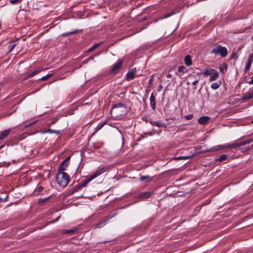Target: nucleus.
<instances>
[{
    "label": "nucleus",
    "instance_id": "1",
    "mask_svg": "<svg viewBox=\"0 0 253 253\" xmlns=\"http://www.w3.org/2000/svg\"><path fill=\"white\" fill-rule=\"evenodd\" d=\"M56 179L59 185L65 187L69 182L70 176L64 171H58Z\"/></svg>",
    "mask_w": 253,
    "mask_h": 253
},
{
    "label": "nucleus",
    "instance_id": "2",
    "mask_svg": "<svg viewBox=\"0 0 253 253\" xmlns=\"http://www.w3.org/2000/svg\"><path fill=\"white\" fill-rule=\"evenodd\" d=\"M211 53L215 55H220L221 57H225L228 54V51L226 47L222 46L218 43H215L213 45Z\"/></svg>",
    "mask_w": 253,
    "mask_h": 253
},
{
    "label": "nucleus",
    "instance_id": "3",
    "mask_svg": "<svg viewBox=\"0 0 253 253\" xmlns=\"http://www.w3.org/2000/svg\"><path fill=\"white\" fill-rule=\"evenodd\" d=\"M70 159V157H68L66 158L63 161V162H62L61 163L60 167H59V168L58 169V171H59V172L60 171H64V170H66V168L69 166V161Z\"/></svg>",
    "mask_w": 253,
    "mask_h": 253
},
{
    "label": "nucleus",
    "instance_id": "4",
    "mask_svg": "<svg viewBox=\"0 0 253 253\" xmlns=\"http://www.w3.org/2000/svg\"><path fill=\"white\" fill-rule=\"evenodd\" d=\"M123 64V60H118L117 62L115 64L112 69V72L114 74L118 73Z\"/></svg>",
    "mask_w": 253,
    "mask_h": 253
},
{
    "label": "nucleus",
    "instance_id": "5",
    "mask_svg": "<svg viewBox=\"0 0 253 253\" xmlns=\"http://www.w3.org/2000/svg\"><path fill=\"white\" fill-rule=\"evenodd\" d=\"M225 147H226L225 145H219L215 146L211 148L208 149L205 151V152H210L222 150V149L225 148Z\"/></svg>",
    "mask_w": 253,
    "mask_h": 253
},
{
    "label": "nucleus",
    "instance_id": "6",
    "mask_svg": "<svg viewBox=\"0 0 253 253\" xmlns=\"http://www.w3.org/2000/svg\"><path fill=\"white\" fill-rule=\"evenodd\" d=\"M219 77L218 73L215 70H213V72H211V74L210 76V78L209 79L210 82H212L217 80Z\"/></svg>",
    "mask_w": 253,
    "mask_h": 253
},
{
    "label": "nucleus",
    "instance_id": "7",
    "mask_svg": "<svg viewBox=\"0 0 253 253\" xmlns=\"http://www.w3.org/2000/svg\"><path fill=\"white\" fill-rule=\"evenodd\" d=\"M150 106L153 110H155L156 108L155 97L154 93H152L150 98Z\"/></svg>",
    "mask_w": 253,
    "mask_h": 253
},
{
    "label": "nucleus",
    "instance_id": "8",
    "mask_svg": "<svg viewBox=\"0 0 253 253\" xmlns=\"http://www.w3.org/2000/svg\"><path fill=\"white\" fill-rule=\"evenodd\" d=\"M135 69H132L129 71L126 74V78L129 80H132L135 77Z\"/></svg>",
    "mask_w": 253,
    "mask_h": 253
},
{
    "label": "nucleus",
    "instance_id": "9",
    "mask_svg": "<svg viewBox=\"0 0 253 253\" xmlns=\"http://www.w3.org/2000/svg\"><path fill=\"white\" fill-rule=\"evenodd\" d=\"M210 118L208 116H203L198 119V123L200 124L205 125L209 121Z\"/></svg>",
    "mask_w": 253,
    "mask_h": 253
},
{
    "label": "nucleus",
    "instance_id": "10",
    "mask_svg": "<svg viewBox=\"0 0 253 253\" xmlns=\"http://www.w3.org/2000/svg\"><path fill=\"white\" fill-rule=\"evenodd\" d=\"M11 131V129H8L0 132V140H3L5 139Z\"/></svg>",
    "mask_w": 253,
    "mask_h": 253
},
{
    "label": "nucleus",
    "instance_id": "11",
    "mask_svg": "<svg viewBox=\"0 0 253 253\" xmlns=\"http://www.w3.org/2000/svg\"><path fill=\"white\" fill-rule=\"evenodd\" d=\"M42 68H38L35 71H33V72H32L31 73L29 74L27 76V77L26 78V79L34 77V76H35L37 74H38V73H39L41 71H42Z\"/></svg>",
    "mask_w": 253,
    "mask_h": 253
},
{
    "label": "nucleus",
    "instance_id": "12",
    "mask_svg": "<svg viewBox=\"0 0 253 253\" xmlns=\"http://www.w3.org/2000/svg\"><path fill=\"white\" fill-rule=\"evenodd\" d=\"M185 64L187 66H190L192 64V58L189 55H186L184 58Z\"/></svg>",
    "mask_w": 253,
    "mask_h": 253
},
{
    "label": "nucleus",
    "instance_id": "13",
    "mask_svg": "<svg viewBox=\"0 0 253 253\" xmlns=\"http://www.w3.org/2000/svg\"><path fill=\"white\" fill-rule=\"evenodd\" d=\"M122 108L124 109V112H126V106L125 104L122 103H119L117 104H115L113 106V108Z\"/></svg>",
    "mask_w": 253,
    "mask_h": 253
},
{
    "label": "nucleus",
    "instance_id": "14",
    "mask_svg": "<svg viewBox=\"0 0 253 253\" xmlns=\"http://www.w3.org/2000/svg\"><path fill=\"white\" fill-rule=\"evenodd\" d=\"M103 173L104 172H103L102 169L100 168V167L97 169L95 172L94 173L92 174L91 175L93 177V178H95Z\"/></svg>",
    "mask_w": 253,
    "mask_h": 253
},
{
    "label": "nucleus",
    "instance_id": "15",
    "mask_svg": "<svg viewBox=\"0 0 253 253\" xmlns=\"http://www.w3.org/2000/svg\"><path fill=\"white\" fill-rule=\"evenodd\" d=\"M241 48H239L236 52H233L231 55L230 59L236 60L238 57V53L240 52Z\"/></svg>",
    "mask_w": 253,
    "mask_h": 253
},
{
    "label": "nucleus",
    "instance_id": "16",
    "mask_svg": "<svg viewBox=\"0 0 253 253\" xmlns=\"http://www.w3.org/2000/svg\"><path fill=\"white\" fill-rule=\"evenodd\" d=\"M227 69V65L225 63H222L219 68L220 72L224 74L226 71Z\"/></svg>",
    "mask_w": 253,
    "mask_h": 253
},
{
    "label": "nucleus",
    "instance_id": "17",
    "mask_svg": "<svg viewBox=\"0 0 253 253\" xmlns=\"http://www.w3.org/2000/svg\"><path fill=\"white\" fill-rule=\"evenodd\" d=\"M253 98V92H248V93H246V94H245L243 96L242 99L245 100L250 99Z\"/></svg>",
    "mask_w": 253,
    "mask_h": 253
},
{
    "label": "nucleus",
    "instance_id": "18",
    "mask_svg": "<svg viewBox=\"0 0 253 253\" xmlns=\"http://www.w3.org/2000/svg\"><path fill=\"white\" fill-rule=\"evenodd\" d=\"M240 143L234 142L231 144H229L226 145V147L228 148H235L238 147H240Z\"/></svg>",
    "mask_w": 253,
    "mask_h": 253
},
{
    "label": "nucleus",
    "instance_id": "19",
    "mask_svg": "<svg viewBox=\"0 0 253 253\" xmlns=\"http://www.w3.org/2000/svg\"><path fill=\"white\" fill-rule=\"evenodd\" d=\"M221 85V82L218 81L215 83H213L211 85V88L213 89H217Z\"/></svg>",
    "mask_w": 253,
    "mask_h": 253
},
{
    "label": "nucleus",
    "instance_id": "20",
    "mask_svg": "<svg viewBox=\"0 0 253 253\" xmlns=\"http://www.w3.org/2000/svg\"><path fill=\"white\" fill-rule=\"evenodd\" d=\"M93 179V177L92 176V175H90L88 178H87L82 184H81V186H82V187L85 186L87 183L89 182Z\"/></svg>",
    "mask_w": 253,
    "mask_h": 253
},
{
    "label": "nucleus",
    "instance_id": "21",
    "mask_svg": "<svg viewBox=\"0 0 253 253\" xmlns=\"http://www.w3.org/2000/svg\"><path fill=\"white\" fill-rule=\"evenodd\" d=\"M43 133H55L56 134H59L60 133V131L56 130H54V129H52L49 128V129H46V130H44L43 131Z\"/></svg>",
    "mask_w": 253,
    "mask_h": 253
},
{
    "label": "nucleus",
    "instance_id": "22",
    "mask_svg": "<svg viewBox=\"0 0 253 253\" xmlns=\"http://www.w3.org/2000/svg\"><path fill=\"white\" fill-rule=\"evenodd\" d=\"M227 156L226 154L221 155L218 158L216 159V161L221 162L227 159Z\"/></svg>",
    "mask_w": 253,
    "mask_h": 253
},
{
    "label": "nucleus",
    "instance_id": "23",
    "mask_svg": "<svg viewBox=\"0 0 253 253\" xmlns=\"http://www.w3.org/2000/svg\"><path fill=\"white\" fill-rule=\"evenodd\" d=\"M151 195H152V193L151 192H144V193H142L140 194V196L141 197H144V198H148L150 197L151 196Z\"/></svg>",
    "mask_w": 253,
    "mask_h": 253
},
{
    "label": "nucleus",
    "instance_id": "24",
    "mask_svg": "<svg viewBox=\"0 0 253 253\" xmlns=\"http://www.w3.org/2000/svg\"><path fill=\"white\" fill-rule=\"evenodd\" d=\"M101 44V42H99V43H95L94 44L93 46H92L91 47H90L88 49V50L87 51V52H91L92 51H93V50H94L95 49H96V48H97L100 44Z\"/></svg>",
    "mask_w": 253,
    "mask_h": 253
},
{
    "label": "nucleus",
    "instance_id": "25",
    "mask_svg": "<svg viewBox=\"0 0 253 253\" xmlns=\"http://www.w3.org/2000/svg\"><path fill=\"white\" fill-rule=\"evenodd\" d=\"M178 72L180 73H185L187 72L186 68L183 66H180L178 69Z\"/></svg>",
    "mask_w": 253,
    "mask_h": 253
},
{
    "label": "nucleus",
    "instance_id": "26",
    "mask_svg": "<svg viewBox=\"0 0 253 253\" xmlns=\"http://www.w3.org/2000/svg\"><path fill=\"white\" fill-rule=\"evenodd\" d=\"M213 69H207V70H206L204 73H203V74L205 76H211V72H213Z\"/></svg>",
    "mask_w": 253,
    "mask_h": 253
},
{
    "label": "nucleus",
    "instance_id": "27",
    "mask_svg": "<svg viewBox=\"0 0 253 253\" xmlns=\"http://www.w3.org/2000/svg\"><path fill=\"white\" fill-rule=\"evenodd\" d=\"M111 166H105L100 167V168L102 169L103 172H105L106 171H108L111 168Z\"/></svg>",
    "mask_w": 253,
    "mask_h": 253
},
{
    "label": "nucleus",
    "instance_id": "28",
    "mask_svg": "<svg viewBox=\"0 0 253 253\" xmlns=\"http://www.w3.org/2000/svg\"><path fill=\"white\" fill-rule=\"evenodd\" d=\"M52 76H53V74H52V73L48 74L46 75V76L42 77L41 79V80L46 81V80H48V79H49L50 77H51Z\"/></svg>",
    "mask_w": 253,
    "mask_h": 253
},
{
    "label": "nucleus",
    "instance_id": "29",
    "mask_svg": "<svg viewBox=\"0 0 253 253\" xmlns=\"http://www.w3.org/2000/svg\"><path fill=\"white\" fill-rule=\"evenodd\" d=\"M82 187V186H81V184L80 185H76L75 186L73 189V193H75V192H77L79 190H80L81 188Z\"/></svg>",
    "mask_w": 253,
    "mask_h": 253
},
{
    "label": "nucleus",
    "instance_id": "30",
    "mask_svg": "<svg viewBox=\"0 0 253 253\" xmlns=\"http://www.w3.org/2000/svg\"><path fill=\"white\" fill-rule=\"evenodd\" d=\"M252 63L247 62V63L246 65V67L245 68V72H247L248 71H249L251 68Z\"/></svg>",
    "mask_w": 253,
    "mask_h": 253
},
{
    "label": "nucleus",
    "instance_id": "31",
    "mask_svg": "<svg viewBox=\"0 0 253 253\" xmlns=\"http://www.w3.org/2000/svg\"><path fill=\"white\" fill-rule=\"evenodd\" d=\"M251 143L249 139L240 142V146Z\"/></svg>",
    "mask_w": 253,
    "mask_h": 253
},
{
    "label": "nucleus",
    "instance_id": "32",
    "mask_svg": "<svg viewBox=\"0 0 253 253\" xmlns=\"http://www.w3.org/2000/svg\"><path fill=\"white\" fill-rule=\"evenodd\" d=\"M253 60V53H251L248 58V62L252 63Z\"/></svg>",
    "mask_w": 253,
    "mask_h": 253
},
{
    "label": "nucleus",
    "instance_id": "33",
    "mask_svg": "<svg viewBox=\"0 0 253 253\" xmlns=\"http://www.w3.org/2000/svg\"><path fill=\"white\" fill-rule=\"evenodd\" d=\"M22 0H10V2L13 4H16L20 3Z\"/></svg>",
    "mask_w": 253,
    "mask_h": 253
},
{
    "label": "nucleus",
    "instance_id": "34",
    "mask_svg": "<svg viewBox=\"0 0 253 253\" xmlns=\"http://www.w3.org/2000/svg\"><path fill=\"white\" fill-rule=\"evenodd\" d=\"M106 222V221L105 220H103V221H101V222L98 223L97 224H96V227H101L103 225H104L105 222Z\"/></svg>",
    "mask_w": 253,
    "mask_h": 253
},
{
    "label": "nucleus",
    "instance_id": "35",
    "mask_svg": "<svg viewBox=\"0 0 253 253\" xmlns=\"http://www.w3.org/2000/svg\"><path fill=\"white\" fill-rule=\"evenodd\" d=\"M77 32V31H72V32H66V33H64L63 34V36H69V35H71L73 34H75V33H76Z\"/></svg>",
    "mask_w": 253,
    "mask_h": 253
},
{
    "label": "nucleus",
    "instance_id": "36",
    "mask_svg": "<svg viewBox=\"0 0 253 253\" xmlns=\"http://www.w3.org/2000/svg\"><path fill=\"white\" fill-rule=\"evenodd\" d=\"M150 178V176L149 175H144V176H141L140 179L141 181H143V180L147 179L148 178Z\"/></svg>",
    "mask_w": 253,
    "mask_h": 253
},
{
    "label": "nucleus",
    "instance_id": "37",
    "mask_svg": "<svg viewBox=\"0 0 253 253\" xmlns=\"http://www.w3.org/2000/svg\"><path fill=\"white\" fill-rule=\"evenodd\" d=\"M193 118V115L192 114H190L185 117V119L187 120H190Z\"/></svg>",
    "mask_w": 253,
    "mask_h": 253
},
{
    "label": "nucleus",
    "instance_id": "38",
    "mask_svg": "<svg viewBox=\"0 0 253 253\" xmlns=\"http://www.w3.org/2000/svg\"><path fill=\"white\" fill-rule=\"evenodd\" d=\"M152 125H153L155 126H158V127H160L162 126V125L160 124L158 122H156V121H154V122H152Z\"/></svg>",
    "mask_w": 253,
    "mask_h": 253
},
{
    "label": "nucleus",
    "instance_id": "39",
    "mask_svg": "<svg viewBox=\"0 0 253 253\" xmlns=\"http://www.w3.org/2000/svg\"><path fill=\"white\" fill-rule=\"evenodd\" d=\"M191 157L190 156H187V157H177L176 158V159H177V160H180V159H188L189 158H190Z\"/></svg>",
    "mask_w": 253,
    "mask_h": 253
},
{
    "label": "nucleus",
    "instance_id": "40",
    "mask_svg": "<svg viewBox=\"0 0 253 253\" xmlns=\"http://www.w3.org/2000/svg\"><path fill=\"white\" fill-rule=\"evenodd\" d=\"M153 77H154V75L151 76V78H150V79L149 80V84L150 85H151L152 84V83L154 81Z\"/></svg>",
    "mask_w": 253,
    "mask_h": 253
},
{
    "label": "nucleus",
    "instance_id": "41",
    "mask_svg": "<svg viewBox=\"0 0 253 253\" xmlns=\"http://www.w3.org/2000/svg\"><path fill=\"white\" fill-rule=\"evenodd\" d=\"M43 189V187L42 186H40L38 187V190H37V192L38 194L40 193L42 191Z\"/></svg>",
    "mask_w": 253,
    "mask_h": 253
},
{
    "label": "nucleus",
    "instance_id": "42",
    "mask_svg": "<svg viewBox=\"0 0 253 253\" xmlns=\"http://www.w3.org/2000/svg\"><path fill=\"white\" fill-rule=\"evenodd\" d=\"M47 199L48 198L40 199L39 200V203L40 204L42 203H44L46 201Z\"/></svg>",
    "mask_w": 253,
    "mask_h": 253
},
{
    "label": "nucleus",
    "instance_id": "43",
    "mask_svg": "<svg viewBox=\"0 0 253 253\" xmlns=\"http://www.w3.org/2000/svg\"><path fill=\"white\" fill-rule=\"evenodd\" d=\"M15 46H16V44H13L11 46H9V51L11 52L14 49V48L15 47Z\"/></svg>",
    "mask_w": 253,
    "mask_h": 253
},
{
    "label": "nucleus",
    "instance_id": "44",
    "mask_svg": "<svg viewBox=\"0 0 253 253\" xmlns=\"http://www.w3.org/2000/svg\"><path fill=\"white\" fill-rule=\"evenodd\" d=\"M93 59H94V56H89L85 60H84V62L86 63V62H85L86 60L87 61L89 60H93Z\"/></svg>",
    "mask_w": 253,
    "mask_h": 253
},
{
    "label": "nucleus",
    "instance_id": "45",
    "mask_svg": "<svg viewBox=\"0 0 253 253\" xmlns=\"http://www.w3.org/2000/svg\"><path fill=\"white\" fill-rule=\"evenodd\" d=\"M199 82V79H196L194 81H193L192 82V84L193 85H196Z\"/></svg>",
    "mask_w": 253,
    "mask_h": 253
},
{
    "label": "nucleus",
    "instance_id": "46",
    "mask_svg": "<svg viewBox=\"0 0 253 253\" xmlns=\"http://www.w3.org/2000/svg\"><path fill=\"white\" fill-rule=\"evenodd\" d=\"M173 14H174V13H173V12H171V13H169V14H168L167 15H166V16H165V18H168V17H169V16H171V15H172Z\"/></svg>",
    "mask_w": 253,
    "mask_h": 253
},
{
    "label": "nucleus",
    "instance_id": "47",
    "mask_svg": "<svg viewBox=\"0 0 253 253\" xmlns=\"http://www.w3.org/2000/svg\"><path fill=\"white\" fill-rule=\"evenodd\" d=\"M1 198V200H2V201H7L8 200V195H6V196H5V197L4 198H3V199H2V198Z\"/></svg>",
    "mask_w": 253,
    "mask_h": 253
},
{
    "label": "nucleus",
    "instance_id": "48",
    "mask_svg": "<svg viewBox=\"0 0 253 253\" xmlns=\"http://www.w3.org/2000/svg\"><path fill=\"white\" fill-rule=\"evenodd\" d=\"M250 84H253V77L252 78V80L248 82Z\"/></svg>",
    "mask_w": 253,
    "mask_h": 253
},
{
    "label": "nucleus",
    "instance_id": "49",
    "mask_svg": "<svg viewBox=\"0 0 253 253\" xmlns=\"http://www.w3.org/2000/svg\"><path fill=\"white\" fill-rule=\"evenodd\" d=\"M162 88H163L162 85L161 84L159 85V86L158 87V91H160Z\"/></svg>",
    "mask_w": 253,
    "mask_h": 253
},
{
    "label": "nucleus",
    "instance_id": "50",
    "mask_svg": "<svg viewBox=\"0 0 253 253\" xmlns=\"http://www.w3.org/2000/svg\"><path fill=\"white\" fill-rule=\"evenodd\" d=\"M105 123H104L102 124L101 125H100V126H98V129H101V128L103 127V126L105 125Z\"/></svg>",
    "mask_w": 253,
    "mask_h": 253
},
{
    "label": "nucleus",
    "instance_id": "51",
    "mask_svg": "<svg viewBox=\"0 0 253 253\" xmlns=\"http://www.w3.org/2000/svg\"><path fill=\"white\" fill-rule=\"evenodd\" d=\"M171 77V75L170 74H168L167 75V78H170Z\"/></svg>",
    "mask_w": 253,
    "mask_h": 253
},
{
    "label": "nucleus",
    "instance_id": "52",
    "mask_svg": "<svg viewBox=\"0 0 253 253\" xmlns=\"http://www.w3.org/2000/svg\"><path fill=\"white\" fill-rule=\"evenodd\" d=\"M250 141H251V143L253 142V137L249 139Z\"/></svg>",
    "mask_w": 253,
    "mask_h": 253
},
{
    "label": "nucleus",
    "instance_id": "53",
    "mask_svg": "<svg viewBox=\"0 0 253 253\" xmlns=\"http://www.w3.org/2000/svg\"><path fill=\"white\" fill-rule=\"evenodd\" d=\"M3 146H4V145H0V150L1 149H2V148H3Z\"/></svg>",
    "mask_w": 253,
    "mask_h": 253
},
{
    "label": "nucleus",
    "instance_id": "54",
    "mask_svg": "<svg viewBox=\"0 0 253 253\" xmlns=\"http://www.w3.org/2000/svg\"><path fill=\"white\" fill-rule=\"evenodd\" d=\"M187 84H190L189 83H188V82H187Z\"/></svg>",
    "mask_w": 253,
    "mask_h": 253
}]
</instances>
